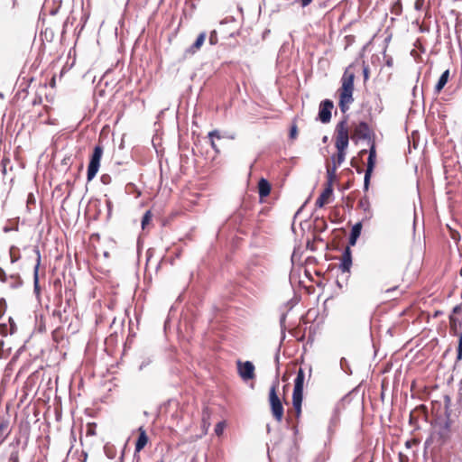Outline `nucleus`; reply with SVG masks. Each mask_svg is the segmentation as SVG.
Returning <instances> with one entry per match:
<instances>
[{
  "label": "nucleus",
  "instance_id": "473e14b6",
  "mask_svg": "<svg viewBox=\"0 0 462 462\" xmlns=\"http://www.w3.org/2000/svg\"><path fill=\"white\" fill-rule=\"evenodd\" d=\"M0 335L6 337L7 335H10L9 333V327L7 323H0Z\"/></svg>",
  "mask_w": 462,
  "mask_h": 462
},
{
  "label": "nucleus",
  "instance_id": "4d7b16f0",
  "mask_svg": "<svg viewBox=\"0 0 462 462\" xmlns=\"http://www.w3.org/2000/svg\"><path fill=\"white\" fill-rule=\"evenodd\" d=\"M204 425L207 424V426L208 427L210 425V423L208 421H203Z\"/></svg>",
  "mask_w": 462,
  "mask_h": 462
},
{
  "label": "nucleus",
  "instance_id": "c03bdc74",
  "mask_svg": "<svg viewBox=\"0 0 462 462\" xmlns=\"http://www.w3.org/2000/svg\"><path fill=\"white\" fill-rule=\"evenodd\" d=\"M462 310V305H457L453 308L452 313L457 314Z\"/></svg>",
  "mask_w": 462,
  "mask_h": 462
},
{
  "label": "nucleus",
  "instance_id": "680f3d73",
  "mask_svg": "<svg viewBox=\"0 0 462 462\" xmlns=\"http://www.w3.org/2000/svg\"><path fill=\"white\" fill-rule=\"evenodd\" d=\"M143 366H144V364H142V365H140V369H143Z\"/></svg>",
  "mask_w": 462,
  "mask_h": 462
},
{
  "label": "nucleus",
  "instance_id": "e2e57ef3",
  "mask_svg": "<svg viewBox=\"0 0 462 462\" xmlns=\"http://www.w3.org/2000/svg\"><path fill=\"white\" fill-rule=\"evenodd\" d=\"M4 345V341H0V346Z\"/></svg>",
  "mask_w": 462,
  "mask_h": 462
},
{
  "label": "nucleus",
  "instance_id": "de8ad7c7",
  "mask_svg": "<svg viewBox=\"0 0 462 462\" xmlns=\"http://www.w3.org/2000/svg\"><path fill=\"white\" fill-rule=\"evenodd\" d=\"M386 65L388 67H392L393 66V59L392 58H389L387 60H386Z\"/></svg>",
  "mask_w": 462,
  "mask_h": 462
},
{
  "label": "nucleus",
  "instance_id": "603ef678",
  "mask_svg": "<svg viewBox=\"0 0 462 462\" xmlns=\"http://www.w3.org/2000/svg\"><path fill=\"white\" fill-rule=\"evenodd\" d=\"M88 433L90 434V435H94L95 434L94 430H88Z\"/></svg>",
  "mask_w": 462,
  "mask_h": 462
},
{
  "label": "nucleus",
  "instance_id": "8fccbe9b",
  "mask_svg": "<svg viewBox=\"0 0 462 462\" xmlns=\"http://www.w3.org/2000/svg\"><path fill=\"white\" fill-rule=\"evenodd\" d=\"M11 230H13V228H11L9 226H5L4 227V232H5V233L10 232Z\"/></svg>",
  "mask_w": 462,
  "mask_h": 462
},
{
  "label": "nucleus",
  "instance_id": "9d476101",
  "mask_svg": "<svg viewBox=\"0 0 462 462\" xmlns=\"http://www.w3.org/2000/svg\"><path fill=\"white\" fill-rule=\"evenodd\" d=\"M372 131L368 125V124L365 121L360 122L355 128V135H356L359 139L368 140L370 143Z\"/></svg>",
  "mask_w": 462,
  "mask_h": 462
},
{
  "label": "nucleus",
  "instance_id": "13d9d810",
  "mask_svg": "<svg viewBox=\"0 0 462 462\" xmlns=\"http://www.w3.org/2000/svg\"><path fill=\"white\" fill-rule=\"evenodd\" d=\"M327 139H328V137H327V136H324V138H323V142H324V143H325V142H327Z\"/></svg>",
  "mask_w": 462,
  "mask_h": 462
},
{
  "label": "nucleus",
  "instance_id": "37998d69",
  "mask_svg": "<svg viewBox=\"0 0 462 462\" xmlns=\"http://www.w3.org/2000/svg\"><path fill=\"white\" fill-rule=\"evenodd\" d=\"M293 409L295 411V413H296V417L297 418H300V414H301V405H296V406H293Z\"/></svg>",
  "mask_w": 462,
  "mask_h": 462
},
{
  "label": "nucleus",
  "instance_id": "6e6552de",
  "mask_svg": "<svg viewBox=\"0 0 462 462\" xmlns=\"http://www.w3.org/2000/svg\"><path fill=\"white\" fill-rule=\"evenodd\" d=\"M334 107L333 101L330 99H324L320 102L319 107V119L323 124H328L331 120V111Z\"/></svg>",
  "mask_w": 462,
  "mask_h": 462
},
{
  "label": "nucleus",
  "instance_id": "b1692460",
  "mask_svg": "<svg viewBox=\"0 0 462 462\" xmlns=\"http://www.w3.org/2000/svg\"><path fill=\"white\" fill-rule=\"evenodd\" d=\"M462 320H459L457 318L454 317V315L449 316V323L451 329L454 330V334H457L459 331V322Z\"/></svg>",
  "mask_w": 462,
  "mask_h": 462
},
{
  "label": "nucleus",
  "instance_id": "bb28decb",
  "mask_svg": "<svg viewBox=\"0 0 462 462\" xmlns=\"http://www.w3.org/2000/svg\"><path fill=\"white\" fill-rule=\"evenodd\" d=\"M104 451H105L106 456L109 459H113V458H115L116 455V450L114 448V447H113V446L106 445V446L104 447Z\"/></svg>",
  "mask_w": 462,
  "mask_h": 462
},
{
  "label": "nucleus",
  "instance_id": "f257e3e1",
  "mask_svg": "<svg viewBox=\"0 0 462 462\" xmlns=\"http://www.w3.org/2000/svg\"><path fill=\"white\" fill-rule=\"evenodd\" d=\"M451 398L448 395L444 396L445 418L438 417L432 423L434 433L433 437H438L439 444L446 443L450 438L452 421L450 420Z\"/></svg>",
  "mask_w": 462,
  "mask_h": 462
},
{
  "label": "nucleus",
  "instance_id": "79ce46f5",
  "mask_svg": "<svg viewBox=\"0 0 462 462\" xmlns=\"http://www.w3.org/2000/svg\"><path fill=\"white\" fill-rule=\"evenodd\" d=\"M423 4H424V0H416L415 1V9L420 10L423 6Z\"/></svg>",
  "mask_w": 462,
  "mask_h": 462
},
{
  "label": "nucleus",
  "instance_id": "6ab92c4d",
  "mask_svg": "<svg viewBox=\"0 0 462 462\" xmlns=\"http://www.w3.org/2000/svg\"><path fill=\"white\" fill-rule=\"evenodd\" d=\"M305 374L301 368L297 373L296 378L294 380V388L293 390L303 391Z\"/></svg>",
  "mask_w": 462,
  "mask_h": 462
},
{
  "label": "nucleus",
  "instance_id": "4be33fe9",
  "mask_svg": "<svg viewBox=\"0 0 462 462\" xmlns=\"http://www.w3.org/2000/svg\"><path fill=\"white\" fill-rule=\"evenodd\" d=\"M19 440H17L16 444H12V450L9 454L8 462H19Z\"/></svg>",
  "mask_w": 462,
  "mask_h": 462
},
{
  "label": "nucleus",
  "instance_id": "ea45409f",
  "mask_svg": "<svg viewBox=\"0 0 462 462\" xmlns=\"http://www.w3.org/2000/svg\"><path fill=\"white\" fill-rule=\"evenodd\" d=\"M106 208H107V214H108V216H110L111 212H112V208H113V203L110 200V199H106Z\"/></svg>",
  "mask_w": 462,
  "mask_h": 462
},
{
  "label": "nucleus",
  "instance_id": "09e8293b",
  "mask_svg": "<svg viewBox=\"0 0 462 462\" xmlns=\"http://www.w3.org/2000/svg\"><path fill=\"white\" fill-rule=\"evenodd\" d=\"M206 415L208 416V408H205L203 410V420H205Z\"/></svg>",
  "mask_w": 462,
  "mask_h": 462
},
{
  "label": "nucleus",
  "instance_id": "3c124183",
  "mask_svg": "<svg viewBox=\"0 0 462 462\" xmlns=\"http://www.w3.org/2000/svg\"><path fill=\"white\" fill-rule=\"evenodd\" d=\"M459 394H460V399H462V380L460 382Z\"/></svg>",
  "mask_w": 462,
  "mask_h": 462
},
{
  "label": "nucleus",
  "instance_id": "a19ab883",
  "mask_svg": "<svg viewBox=\"0 0 462 462\" xmlns=\"http://www.w3.org/2000/svg\"><path fill=\"white\" fill-rule=\"evenodd\" d=\"M364 80L366 81L369 78V68L368 66H364L363 68Z\"/></svg>",
  "mask_w": 462,
  "mask_h": 462
},
{
  "label": "nucleus",
  "instance_id": "5fc2aeb1",
  "mask_svg": "<svg viewBox=\"0 0 462 462\" xmlns=\"http://www.w3.org/2000/svg\"><path fill=\"white\" fill-rule=\"evenodd\" d=\"M356 171H357L358 173H361V172L363 171V170H362V168H356Z\"/></svg>",
  "mask_w": 462,
  "mask_h": 462
},
{
  "label": "nucleus",
  "instance_id": "864d4df0",
  "mask_svg": "<svg viewBox=\"0 0 462 462\" xmlns=\"http://www.w3.org/2000/svg\"><path fill=\"white\" fill-rule=\"evenodd\" d=\"M337 286H338V287H340V288L342 287V284H341V282H339V280H337Z\"/></svg>",
  "mask_w": 462,
  "mask_h": 462
},
{
  "label": "nucleus",
  "instance_id": "6e6d98bb",
  "mask_svg": "<svg viewBox=\"0 0 462 462\" xmlns=\"http://www.w3.org/2000/svg\"><path fill=\"white\" fill-rule=\"evenodd\" d=\"M366 152H367V151L364 149V150L360 151V154L366 153Z\"/></svg>",
  "mask_w": 462,
  "mask_h": 462
},
{
  "label": "nucleus",
  "instance_id": "aec40b11",
  "mask_svg": "<svg viewBox=\"0 0 462 462\" xmlns=\"http://www.w3.org/2000/svg\"><path fill=\"white\" fill-rule=\"evenodd\" d=\"M358 207L367 214V217H372L371 205L367 197L359 199Z\"/></svg>",
  "mask_w": 462,
  "mask_h": 462
},
{
  "label": "nucleus",
  "instance_id": "f3484780",
  "mask_svg": "<svg viewBox=\"0 0 462 462\" xmlns=\"http://www.w3.org/2000/svg\"><path fill=\"white\" fill-rule=\"evenodd\" d=\"M449 78V70L446 69L439 77L436 86H435V92L439 93L443 88L446 86V84L448 81Z\"/></svg>",
  "mask_w": 462,
  "mask_h": 462
},
{
  "label": "nucleus",
  "instance_id": "423d86ee",
  "mask_svg": "<svg viewBox=\"0 0 462 462\" xmlns=\"http://www.w3.org/2000/svg\"><path fill=\"white\" fill-rule=\"evenodd\" d=\"M269 401H270V405H271V409H272V413H273L274 419L277 421H281L283 417L284 410H283L282 403L277 395L275 384L272 385V387L270 388Z\"/></svg>",
  "mask_w": 462,
  "mask_h": 462
},
{
  "label": "nucleus",
  "instance_id": "a18cd8bd",
  "mask_svg": "<svg viewBox=\"0 0 462 462\" xmlns=\"http://www.w3.org/2000/svg\"><path fill=\"white\" fill-rule=\"evenodd\" d=\"M210 145H211V147H212V148H213L217 152H219V150L217 149V145H216V143H215V142H214V139H213V138H212V139H210Z\"/></svg>",
  "mask_w": 462,
  "mask_h": 462
},
{
  "label": "nucleus",
  "instance_id": "4c0bfd02",
  "mask_svg": "<svg viewBox=\"0 0 462 462\" xmlns=\"http://www.w3.org/2000/svg\"><path fill=\"white\" fill-rule=\"evenodd\" d=\"M298 129L295 125H293L290 130V138L294 139L297 136Z\"/></svg>",
  "mask_w": 462,
  "mask_h": 462
},
{
  "label": "nucleus",
  "instance_id": "58836bf2",
  "mask_svg": "<svg viewBox=\"0 0 462 462\" xmlns=\"http://www.w3.org/2000/svg\"><path fill=\"white\" fill-rule=\"evenodd\" d=\"M208 137L209 139H214V138H217V139H220L221 136L219 134V132L217 130H213L211 132L208 133Z\"/></svg>",
  "mask_w": 462,
  "mask_h": 462
},
{
  "label": "nucleus",
  "instance_id": "69168bd1",
  "mask_svg": "<svg viewBox=\"0 0 462 462\" xmlns=\"http://www.w3.org/2000/svg\"><path fill=\"white\" fill-rule=\"evenodd\" d=\"M370 462H373V461H370Z\"/></svg>",
  "mask_w": 462,
  "mask_h": 462
},
{
  "label": "nucleus",
  "instance_id": "0e129e2a",
  "mask_svg": "<svg viewBox=\"0 0 462 462\" xmlns=\"http://www.w3.org/2000/svg\"><path fill=\"white\" fill-rule=\"evenodd\" d=\"M401 462H402V460Z\"/></svg>",
  "mask_w": 462,
  "mask_h": 462
},
{
  "label": "nucleus",
  "instance_id": "dca6fc26",
  "mask_svg": "<svg viewBox=\"0 0 462 462\" xmlns=\"http://www.w3.org/2000/svg\"><path fill=\"white\" fill-rule=\"evenodd\" d=\"M271 192V185L269 181L264 179L261 178L258 181V193L260 198L267 197Z\"/></svg>",
  "mask_w": 462,
  "mask_h": 462
},
{
  "label": "nucleus",
  "instance_id": "a211bd4d",
  "mask_svg": "<svg viewBox=\"0 0 462 462\" xmlns=\"http://www.w3.org/2000/svg\"><path fill=\"white\" fill-rule=\"evenodd\" d=\"M336 171L337 166L333 164L332 166L328 165L327 166V182L326 186L333 188V182L336 179Z\"/></svg>",
  "mask_w": 462,
  "mask_h": 462
},
{
  "label": "nucleus",
  "instance_id": "ddd939ff",
  "mask_svg": "<svg viewBox=\"0 0 462 462\" xmlns=\"http://www.w3.org/2000/svg\"><path fill=\"white\" fill-rule=\"evenodd\" d=\"M361 231H362V223L361 222H357L352 226L350 236L348 238V246H354L356 244V241L361 235Z\"/></svg>",
  "mask_w": 462,
  "mask_h": 462
},
{
  "label": "nucleus",
  "instance_id": "5701e85b",
  "mask_svg": "<svg viewBox=\"0 0 462 462\" xmlns=\"http://www.w3.org/2000/svg\"><path fill=\"white\" fill-rule=\"evenodd\" d=\"M303 400V391L293 390L292 393V405H301Z\"/></svg>",
  "mask_w": 462,
  "mask_h": 462
},
{
  "label": "nucleus",
  "instance_id": "bf43d9fd",
  "mask_svg": "<svg viewBox=\"0 0 462 462\" xmlns=\"http://www.w3.org/2000/svg\"><path fill=\"white\" fill-rule=\"evenodd\" d=\"M4 430V425H0V431Z\"/></svg>",
  "mask_w": 462,
  "mask_h": 462
},
{
  "label": "nucleus",
  "instance_id": "c9c22d12",
  "mask_svg": "<svg viewBox=\"0 0 462 462\" xmlns=\"http://www.w3.org/2000/svg\"><path fill=\"white\" fill-rule=\"evenodd\" d=\"M10 279V276H8L5 270L3 268L0 267V281L2 282H7Z\"/></svg>",
  "mask_w": 462,
  "mask_h": 462
},
{
  "label": "nucleus",
  "instance_id": "20e7f679",
  "mask_svg": "<svg viewBox=\"0 0 462 462\" xmlns=\"http://www.w3.org/2000/svg\"><path fill=\"white\" fill-rule=\"evenodd\" d=\"M336 147L337 151L346 150L348 146L349 136L346 119L341 120L336 126Z\"/></svg>",
  "mask_w": 462,
  "mask_h": 462
},
{
  "label": "nucleus",
  "instance_id": "cd10ccee",
  "mask_svg": "<svg viewBox=\"0 0 462 462\" xmlns=\"http://www.w3.org/2000/svg\"><path fill=\"white\" fill-rule=\"evenodd\" d=\"M340 367L341 369L347 374H351L352 371L350 370V366L345 357L340 359Z\"/></svg>",
  "mask_w": 462,
  "mask_h": 462
},
{
  "label": "nucleus",
  "instance_id": "e433bc0d",
  "mask_svg": "<svg viewBox=\"0 0 462 462\" xmlns=\"http://www.w3.org/2000/svg\"><path fill=\"white\" fill-rule=\"evenodd\" d=\"M14 249H15V247H14V246H12V247L10 248V258H11V263H14L17 262V261L19 260V258H20V255H15V254H14Z\"/></svg>",
  "mask_w": 462,
  "mask_h": 462
},
{
  "label": "nucleus",
  "instance_id": "412c9836",
  "mask_svg": "<svg viewBox=\"0 0 462 462\" xmlns=\"http://www.w3.org/2000/svg\"><path fill=\"white\" fill-rule=\"evenodd\" d=\"M6 283L11 289H18L23 285V280L18 274H11Z\"/></svg>",
  "mask_w": 462,
  "mask_h": 462
},
{
  "label": "nucleus",
  "instance_id": "72a5a7b5",
  "mask_svg": "<svg viewBox=\"0 0 462 462\" xmlns=\"http://www.w3.org/2000/svg\"><path fill=\"white\" fill-rule=\"evenodd\" d=\"M7 308V303L5 298H0V318L5 314Z\"/></svg>",
  "mask_w": 462,
  "mask_h": 462
},
{
  "label": "nucleus",
  "instance_id": "f03ea898",
  "mask_svg": "<svg viewBox=\"0 0 462 462\" xmlns=\"http://www.w3.org/2000/svg\"><path fill=\"white\" fill-rule=\"evenodd\" d=\"M354 73H349L346 69L341 79L342 86L339 89V108L342 113H346L349 109V105L354 102Z\"/></svg>",
  "mask_w": 462,
  "mask_h": 462
},
{
  "label": "nucleus",
  "instance_id": "1a4fd4ad",
  "mask_svg": "<svg viewBox=\"0 0 462 462\" xmlns=\"http://www.w3.org/2000/svg\"><path fill=\"white\" fill-rule=\"evenodd\" d=\"M352 266V252L350 246H346L342 254L341 263L339 264V269L342 273H349L350 268Z\"/></svg>",
  "mask_w": 462,
  "mask_h": 462
},
{
  "label": "nucleus",
  "instance_id": "7c9ffc66",
  "mask_svg": "<svg viewBox=\"0 0 462 462\" xmlns=\"http://www.w3.org/2000/svg\"><path fill=\"white\" fill-rule=\"evenodd\" d=\"M152 219V214L151 211L148 210L144 213V215L142 217V227L144 228L147 224L150 223Z\"/></svg>",
  "mask_w": 462,
  "mask_h": 462
},
{
  "label": "nucleus",
  "instance_id": "39448f33",
  "mask_svg": "<svg viewBox=\"0 0 462 462\" xmlns=\"http://www.w3.org/2000/svg\"><path fill=\"white\" fill-rule=\"evenodd\" d=\"M376 162V149H375V143L374 141L371 142V145L368 151V158H367V164H366V170L365 172V178H364V190L367 191L370 185V180L373 173V171L374 169Z\"/></svg>",
  "mask_w": 462,
  "mask_h": 462
},
{
  "label": "nucleus",
  "instance_id": "f8f14e48",
  "mask_svg": "<svg viewBox=\"0 0 462 462\" xmlns=\"http://www.w3.org/2000/svg\"><path fill=\"white\" fill-rule=\"evenodd\" d=\"M333 195V188L330 187H325L322 193L319 196V198L316 199L315 206L317 208H322L326 203H328V199Z\"/></svg>",
  "mask_w": 462,
  "mask_h": 462
},
{
  "label": "nucleus",
  "instance_id": "9b49d317",
  "mask_svg": "<svg viewBox=\"0 0 462 462\" xmlns=\"http://www.w3.org/2000/svg\"><path fill=\"white\" fill-rule=\"evenodd\" d=\"M33 251L37 255L36 264L33 268V291L36 295H39L41 292V287L39 284V267L41 264V253L38 247H34Z\"/></svg>",
  "mask_w": 462,
  "mask_h": 462
},
{
  "label": "nucleus",
  "instance_id": "c756f323",
  "mask_svg": "<svg viewBox=\"0 0 462 462\" xmlns=\"http://www.w3.org/2000/svg\"><path fill=\"white\" fill-rule=\"evenodd\" d=\"M225 427H226L225 421H219L218 423H217V425L215 426L216 435L221 436L224 432Z\"/></svg>",
  "mask_w": 462,
  "mask_h": 462
},
{
  "label": "nucleus",
  "instance_id": "c85d7f7f",
  "mask_svg": "<svg viewBox=\"0 0 462 462\" xmlns=\"http://www.w3.org/2000/svg\"><path fill=\"white\" fill-rule=\"evenodd\" d=\"M7 321H8L7 325L9 327V333H10V335H13V334H14L16 332L17 326H16L14 319L11 318V317L8 318Z\"/></svg>",
  "mask_w": 462,
  "mask_h": 462
},
{
  "label": "nucleus",
  "instance_id": "4468645a",
  "mask_svg": "<svg viewBox=\"0 0 462 462\" xmlns=\"http://www.w3.org/2000/svg\"><path fill=\"white\" fill-rule=\"evenodd\" d=\"M139 436L135 442V452H140L147 444L148 437L143 427L138 429Z\"/></svg>",
  "mask_w": 462,
  "mask_h": 462
},
{
  "label": "nucleus",
  "instance_id": "a878e982",
  "mask_svg": "<svg viewBox=\"0 0 462 462\" xmlns=\"http://www.w3.org/2000/svg\"><path fill=\"white\" fill-rule=\"evenodd\" d=\"M286 318H287V314L286 313H282L281 315V317H280V327H281L282 340H283L285 338V331H286L285 321H286Z\"/></svg>",
  "mask_w": 462,
  "mask_h": 462
},
{
  "label": "nucleus",
  "instance_id": "2f4dec72",
  "mask_svg": "<svg viewBox=\"0 0 462 462\" xmlns=\"http://www.w3.org/2000/svg\"><path fill=\"white\" fill-rule=\"evenodd\" d=\"M208 42L211 45H216L218 42L217 32L213 30L209 33Z\"/></svg>",
  "mask_w": 462,
  "mask_h": 462
},
{
  "label": "nucleus",
  "instance_id": "f704fd0d",
  "mask_svg": "<svg viewBox=\"0 0 462 462\" xmlns=\"http://www.w3.org/2000/svg\"><path fill=\"white\" fill-rule=\"evenodd\" d=\"M100 180L103 184L108 185L112 182V178L109 174H103L100 178Z\"/></svg>",
  "mask_w": 462,
  "mask_h": 462
},
{
  "label": "nucleus",
  "instance_id": "393cba45",
  "mask_svg": "<svg viewBox=\"0 0 462 462\" xmlns=\"http://www.w3.org/2000/svg\"><path fill=\"white\" fill-rule=\"evenodd\" d=\"M346 156L345 150L337 151V156H332L333 164L336 166L341 165V163L344 162Z\"/></svg>",
  "mask_w": 462,
  "mask_h": 462
},
{
  "label": "nucleus",
  "instance_id": "052dcab7",
  "mask_svg": "<svg viewBox=\"0 0 462 462\" xmlns=\"http://www.w3.org/2000/svg\"><path fill=\"white\" fill-rule=\"evenodd\" d=\"M430 441V439H427V440H426V442H425V444H426V445H429Z\"/></svg>",
  "mask_w": 462,
  "mask_h": 462
},
{
  "label": "nucleus",
  "instance_id": "0eeeda50",
  "mask_svg": "<svg viewBox=\"0 0 462 462\" xmlns=\"http://www.w3.org/2000/svg\"><path fill=\"white\" fill-rule=\"evenodd\" d=\"M237 371L244 381L254 378V365L251 361H237Z\"/></svg>",
  "mask_w": 462,
  "mask_h": 462
},
{
  "label": "nucleus",
  "instance_id": "49530a36",
  "mask_svg": "<svg viewBox=\"0 0 462 462\" xmlns=\"http://www.w3.org/2000/svg\"><path fill=\"white\" fill-rule=\"evenodd\" d=\"M312 0H300L301 2V6L302 7H306L307 5H309L310 3H311Z\"/></svg>",
  "mask_w": 462,
  "mask_h": 462
},
{
  "label": "nucleus",
  "instance_id": "7ed1b4c3",
  "mask_svg": "<svg viewBox=\"0 0 462 462\" xmlns=\"http://www.w3.org/2000/svg\"><path fill=\"white\" fill-rule=\"evenodd\" d=\"M103 155V147L100 144H97L89 159V163L87 171V180L91 181L97 175L99 167L100 161Z\"/></svg>",
  "mask_w": 462,
  "mask_h": 462
},
{
  "label": "nucleus",
  "instance_id": "2eb2a0df",
  "mask_svg": "<svg viewBox=\"0 0 462 462\" xmlns=\"http://www.w3.org/2000/svg\"><path fill=\"white\" fill-rule=\"evenodd\" d=\"M206 37H207V34L205 32H200L198 35L194 43L189 48H188L186 50V53L194 54L195 52H197L201 48L203 43L205 42Z\"/></svg>",
  "mask_w": 462,
  "mask_h": 462
}]
</instances>
